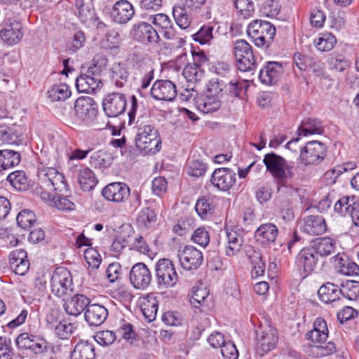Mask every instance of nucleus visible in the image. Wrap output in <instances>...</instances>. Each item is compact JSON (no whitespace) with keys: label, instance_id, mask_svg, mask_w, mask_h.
I'll list each match as a JSON object with an SVG mask.
<instances>
[{"label":"nucleus","instance_id":"nucleus-1","mask_svg":"<svg viewBox=\"0 0 359 359\" xmlns=\"http://www.w3.org/2000/svg\"><path fill=\"white\" fill-rule=\"evenodd\" d=\"M223 95V81L212 79L208 84L206 95L197 100V107L205 114L216 111L221 107Z\"/></svg>","mask_w":359,"mask_h":359},{"label":"nucleus","instance_id":"nucleus-2","mask_svg":"<svg viewBox=\"0 0 359 359\" xmlns=\"http://www.w3.org/2000/svg\"><path fill=\"white\" fill-rule=\"evenodd\" d=\"M263 163L266 170L276 180L283 178L292 179L294 176V163H288L283 156L274 152L265 154Z\"/></svg>","mask_w":359,"mask_h":359},{"label":"nucleus","instance_id":"nucleus-3","mask_svg":"<svg viewBox=\"0 0 359 359\" xmlns=\"http://www.w3.org/2000/svg\"><path fill=\"white\" fill-rule=\"evenodd\" d=\"M276 32V27L272 24L262 20L252 21L247 30L248 36L253 39L257 46H266V48L271 43Z\"/></svg>","mask_w":359,"mask_h":359},{"label":"nucleus","instance_id":"nucleus-4","mask_svg":"<svg viewBox=\"0 0 359 359\" xmlns=\"http://www.w3.org/2000/svg\"><path fill=\"white\" fill-rule=\"evenodd\" d=\"M155 278L159 289L174 287L178 281V275L172 262L166 258L160 259L154 266Z\"/></svg>","mask_w":359,"mask_h":359},{"label":"nucleus","instance_id":"nucleus-5","mask_svg":"<svg viewBox=\"0 0 359 359\" xmlns=\"http://www.w3.org/2000/svg\"><path fill=\"white\" fill-rule=\"evenodd\" d=\"M234 55L238 69L244 72H253L257 67L252 46L245 40H238L234 44Z\"/></svg>","mask_w":359,"mask_h":359},{"label":"nucleus","instance_id":"nucleus-6","mask_svg":"<svg viewBox=\"0 0 359 359\" xmlns=\"http://www.w3.org/2000/svg\"><path fill=\"white\" fill-rule=\"evenodd\" d=\"M37 175L40 183L46 189L59 192L67 191L68 184L64 175L55 168H39Z\"/></svg>","mask_w":359,"mask_h":359},{"label":"nucleus","instance_id":"nucleus-7","mask_svg":"<svg viewBox=\"0 0 359 359\" xmlns=\"http://www.w3.org/2000/svg\"><path fill=\"white\" fill-rule=\"evenodd\" d=\"M15 343L18 349L29 351L35 355H43L49 348V343L46 339L27 332L20 334Z\"/></svg>","mask_w":359,"mask_h":359},{"label":"nucleus","instance_id":"nucleus-8","mask_svg":"<svg viewBox=\"0 0 359 359\" xmlns=\"http://www.w3.org/2000/svg\"><path fill=\"white\" fill-rule=\"evenodd\" d=\"M327 156V147L319 141L308 142L300 149V162L304 165H318Z\"/></svg>","mask_w":359,"mask_h":359},{"label":"nucleus","instance_id":"nucleus-9","mask_svg":"<svg viewBox=\"0 0 359 359\" xmlns=\"http://www.w3.org/2000/svg\"><path fill=\"white\" fill-rule=\"evenodd\" d=\"M51 292L58 297H62L73 290V280L71 272L65 268H57L50 279Z\"/></svg>","mask_w":359,"mask_h":359},{"label":"nucleus","instance_id":"nucleus-10","mask_svg":"<svg viewBox=\"0 0 359 359\" xmlns=\"http://www.w3.org/2000/svg\"><path fill=\"white\" fill-rule=\"evenodd\" d=\"M101 70L96 65L89 67L86 73L77 77L76 87L80 93H93L102 86Z\"/></svg>","mask_w":359,"mask_h":359},{"label":"nucleus","instance_id":"nucleus-11","mask_svg":"<svg viewBox=\"0 0 359 359\" xmlns=\"http://www.w3.org/2000/svg\"><path fill=\"white\" fill-rule=\"evenodd\" d=\"M319 259L314 250L309 245L299 252L295 259V265L300 273L306 277L313 272Z\"/></svg>","mask_w":359,"mask_h":359},{"label":"nucleus","instance_id":"nucleus-12","mask_svg":"<svg viewBox=\"0 0 359 359\" xmlns=\"http://www.w3.org/2000/svg\"><path fill=\"white\" fill-rule=\"evenodd\" d=\"M74 111L75 115L79 119L89 123L97 116V104L92 97L82 96L76 100L74 102Z\"/></svg>","mask_w":359,"mask_h":359},{"label":"nucleus","instance_id":"nucleus-13","mask_svg":"<svg viewBox=\"0 0 359 359\" xmlns=\"http://www.w3.org/2000/svg\"><path fill=\"white\" fill-rule=\"evenodd\" d=\"M129 280L135 289L146 290L152 280L151 272L144 263H136L130 271Z\"/></svg>","mask_w":359,"mask_h":359},{"label":"nucleus","instance_id":"nucleus-14","mask_svg":"<svg viewBox=\"0 0 359 359\" xmlns=\"http://www.w3.org/2000/svg\"><path fill=\"white\" fill-rule=\"evenodd\" d=\"M131 34L133 39L142 44L157 43L160 39L158 32L146 22H139L133 25Z\"/></svg>","mask_w":359,"mask_h":359},{"label":"nucleus","instance_id":"nucleus-15","mask_svg":"<svg viewBox=\"0 0 359 359\" xmlns=\"http://www.w3.org/2000/svg\"><path fill=\"white\" fill-rule=\"evenodd\" d=\"M126 104V95L120 93H109L102 100L103 110L108 117H117L122 114Z\"/></svg>","mask_w":359,"mask_h":359},{"label":"nucleus","instance_id":"nucleus-16","mask_svg":"<svg viewBox=\"0 0 359 359\" xmlns=\"http://www.w3.org/2000/svg\"><path fill=\"white\" fill-rule=\"evenodd\" d=\"M133 128L135 133V142L137 148H147L148 146L146 144L150 143L151 140L156 141L158 130L149 123L138 118Z\"/></svg>","mask_w":359,"mask_h":359},{"label":"nucleus","instance_id":"nucleus-17","mask_svg":"<svg viewBox=\"0 0 359 359\" xmlns=\"http://www.w3.org/2000/svg\"><path fill=\"white\" fill-rule=\"evenodd\" d=\"M257 353L263 356L266 353L273 350L278 342L277 330L268 325L259 331H257Z\"/></svg>","mask_w":359,"mask_h":359},{"label":"nucleus","instance_id":"nucleus-18","mask_svg":"<svg viewBox=\"0 0 359 359\" xmlns=\"http://www.w3.org/2000/svg\"><path fill=\"white\" fill-rule=\"evenodd\" d=\"M180 264L185 270H196L203 262L202 252L191 245H187L178 255Z\"/></svg>","mask_w":359,"mask_h":359},{"label":"nucleus","instance_id":"nucleus-19","mask_svg":"<svg viewBox=\"0 0 359 359\" xmlns=\"http://www.w3.org/2000/svg\"><path fill=\"white\" fill-rule=\"evenodd\" d=\"M150 93L156 100L172 101L177 95L176 86L169 80H157L154 83Z\"/></svg>","mask_w":359,"mask_h":359},{"label":"nucleus","instance_id":"nucleus-20","mask_svg":"<svg viewBox=\"0 0 359 359\" xmlns=\"http://www.w3.org/2000/svg\"><path fill=\"white\" fill-rule=\"evenodd\" d=\"M210 182L218 190L229 191L236 182V173L230 168H217L212 174Z\"/></svg>","mask_w":359,"mask_h":359},{"label":"nucleus","instance_id":"nucleus-21","mask_svg":"<svg viewBox=\"0 0 359 359\" xmlns=\"http://www.w3.org/2000/svg\"><path fill=\"white\" fill-rule=\"evenodd\" d=\"M278 235V227L273 223L261 224L255 232L257 243L264 248H270L275 244Z\"/></svg>","mask_w":359,"mask_h":359},{"label":"nucleus","instance_id":"nucleus-22","mask_svg":"<svg viewBox=\"0 0 359 359\" xmlns=\"http://www.w3.org/2000/svg\"><path fill=\"white\" fill-rule=\"evenodd\" d=\"M135 9L130 2L127 0L116 1L111 11L110 16L112 20L121 25L128 23L134 16Z\"/></svg>","mask_w":359,"mask_h":359},{"label":"nucleus","instance_id":"nucleus-23","mask_svg":"<svg viewBox=\"0 0 359 359\" xmlns=\"http://www.w3.org/2000/svg\"><path fill=\"white\" fill-rule=\"evenodd\" d=\"M128 186L122 182H113L107 185L102 191L103 197L109 201L121 203L125 201L130 196Z\"/></svg>","mask_w":359,"mask_h":359},{"label":"nucleus","instance_id":"nucleus-24","mask_svg":"<svg viewBox=\"0 0 359 359\" xmlns=\"http://www.w3.org/2000/svg\"><path fill=\"white\" fill-rule=\"evenodd\" d=\"M283 66L280 62L269 61L266 62L259 73V78L262 83L266 85L276 84L282 72Z\"/></svg>","mask_w":359,"mask_h":359},{"label":"nucleus","instance_id":"nucleus-25","mask_svg":"<svg viewBox=\"0 0 359 359\" xmlns=\"http://www.w3.org/2000/svg\"><path fill=\"white\" fill-rule=\"evenodd\" d=\"M109 313L107 308L99 304H90L85 311V320L90 326H100L107 320Z\"/></svg>","mask_w":359,"mask_h":359},{"label":"nucleus","instance_id":"nucleus-26","mask_svg":"<svg viewBox=\"0 0 359 359\" xmlns=\"http://www.w3.org/2000/svg\"><path fill=\"white\" fill-rule=\"evenodd\" d=\"M1 37L9 44H16L22 38V25L16 20L8 19L4 29L0 32Z\"/></svg>","mask_w":359,"mask_h":359},{"label":"nucleus","instance_id":"nucleus-27","mask_svg":"<svg viewBox=\"0 0 359 359\" xmlns=\"http://www.w3.org/2000/svg\"><path fill=\"white\" fill-rule=\"evenodd\" d=\"M309 245L319 259L334 253L336 250V242L330 237L317 238L311 241Z\"/></svg>","mask_w":359,"mask_h":359},{"label":"nucleus","instance_id":"nucleus-28","mask_svg":"<svg viewBox=\"0 0 359 359\" xmlns=\"http://www.w3.org/2000/svg\"><path fill=\"white\" fill-rule=\"evenodd\" d=\"M90 299L83 294H74L64 304V309L67 314L77 316L90 305Z\"/></svg>","mask_w":359,"mask_h":359},{"label":"nucleus","instance_id":"nucleus-29","mask_svg":"<svg viewBox=\"0 0 359 359\" xmlns=\"http://www.w3.org/2000/svg\"><path fill=\"white\" fill-rule=\"evenodd\" d=\"M302 230L309 235H320L327 230L325 219L321 215H311L306 216L304 218Z\"/></svg>","mask_w":359,"mask_h":359},{"label":"nucleus","instance_id":"nucleus-30","mask_svg":"<svg viewBox=\"0 0 359 359\" xmlns=\"http://www.w3.org/2000/svg\"><path fill=\"white\" fill-rule=\"evenodd\" d=\"M95 348L92 341L80 339L71 352V359H95Z\"/></svg>","mask_w":359,"mask_h":359},{"label":"nucleus","instance_id":"nucleus-31","mask_svg":"<svg viewBox=\"0 0 359 359\" xmlns=\"http://www.w3.org/2000/svg\"><path fill=\"white\" fill-rule=\"evenodd\" d=\"M149 20L155 26L160 28L163 36L167 39L175 36V29L170 18L164 13H158L151 15Z\"/></svg>","mask_w":359,"mask_h":359},{"label":"nucleus","instance_id":"nucleus-32","mask_svg":"<svg viewBox=\"0 0 359 359\" xmlns=\"http://www.w3.org/2000/svg\"><path fill=\"white\" fill-rule=\"evenodd\" d=\"M319 299L325 304H330L340 299L339 286L331 282L323 284L318 290Z\"/></svg>","mask_w":359,"mask_h":359},{"label":"nucleus","instance_id":"nucleus-33","mask_svg":"<svg viewBox=\"0 0 359 359\" xmlns=\"http://www.w3.org/2000/svg\"><path fill=\"white\" fill-rule=\"evenodd\" d=\"M334 265L337 271L345 276H359V266L354 262L344 259L340 254L333 257Z\"/></svg>","mask_w":359,"mask_h":359},{"label":"nucleus","instance_id":"nucleus-34","mask_svg":"<svg viewBox=\"0 0 359 359\" xmlns=\"http://www.w3.org/2000/svg\"><path fill=\"white\" fill-rule=\"evenodd\" d=\"M157 221V213L152 207L142 208L136 219L137 225L142 230L153 228Z\"/></svg>","mask_w":359,"mask_h":359},{"label":"nucleus","instance_id":"nucleus-35","mask_svg":"<svg viewBox=\"0 0 359 359\" xmlns=\"http://www.w3.org/2000/svg\"><path fill=\"white\" fill-rule=\"evenodd\" d=\"M299 135L308 136L311 135H321L324 133L322 121L316 118H306L303 120L297 129Z\"/></svg>","mask_w":359,"mask_h":359},{"label":"nucleus","instance_id":"nucleus-36","mask_svg":"<svg viewBox=\"0 0 359 359\" xmlns=\"http://www.w3.org/2000/svg\"><path fill=\"white\" fill-rule=\"evenodd\" d=\"M189 8L184 4H177L172 8V15L176 24L182 29L190 26L191 16Z\"/></svg>","mask_w":359,"mask_h":359},{"label":"nucleus","instance_id":"nucleus-37","mask_svg":"<svg viewBox=\"0 0 359 359\" xmlns=\"http://www.w3.org/2000/svg\"><path fill=\"white\" fill-rule=\"evenodd\" d=\"M287 178H283L277 182V193L278 196L276 201H291L293 197L297 194L299 189L287 183Z\"/></svg>","mask_w":359,"mask_h":359},{"label":"nucleus","instance_id":"nucleus-38","mask_svg":"<svg viewBox=\"0 0 359 359\" xmlns=\"http://www.w3.org/2000/svg\"><path fill=\"white\" fill-rule=\"evenodd\" d=\"M228 245L226 248V255L232 257L240 252L243 243V235L236 231L226 232Z\"/></svg>","mask_w":359,"mask_h":359},{"label":"nucleus","instance_id":"nucleus-39","mask_svg":"<svg viewBox=\"0 0 359 359\" xmlns=\"http://www.w3.org/2000/svg\"><path fill=\"white\" fill-rule=\"evenodd\" d=\"M78 182L83 191H90L95 187L98 180L93 170L83 168L79 170Z\"/></svg>","mask_w":359,"mask_h":359},{"label":"nucleus","instance_id":"nucleus-40","mask_svg":"<svg viewBox=\"0 0 359 359\" xmlns=\"http://www.w3.org/2000/svg\"><path fill=\"white\" fill-rule=\"evenodd\" d=\"M21 161L20 154L12 149L0 150V171L18 165Z\"/></svg>","mask_w":359,"mask_h":359},{"label":"nucleus","instance_id":"nucleus-41","mask_svg":"<svg viewBox=\"0 0 359 359\" xmlns=\"http://www.w3.org/2000/svg\"><path fill=\"white\" fill-rule=\"evenodd\" d=\"M339 286L340 296L351 301L359 299V281L348 280L341 282Z\"/></svg>","mask_w":359,"mask_h":359},{"label":"nucleus","instance_id":"nucleus-42","mask_svg":"<svg viewBox=\"0 0 359 359\" xmlns=\"http://www.w3.org/2000/svg\"><path fill=\"white\" fill-rule=\"evenodd\" d=\"M215 205L214 200L209 197H203L196 201L195 210L201 218H208L214 213Z\"/></svg>","mask_w":359,"mask_h":359},{"label":"nucleus","instance_id":"nucleus-43","mask_svg":"<svg viewBox=\"0 0 359 359\" xmlns=\"http://www.w3.org/2000/svg\"><path fill=\"white\" fill-rule=\"evenodd\" d=\"M307 348L305 351L308 355L316 358L330 355L336 351V346L331 341H329L325 346L311 344Z\"/></svg>","mask_w":359,"mask_h":359},{"label":"nucleus","instance_id":"nucleus-44","mask_svg":"<svg viewBox=\"0 0 359 359\" xmlns=\"http://www.w3.org/2000/svg\"><path fill=\"white\" fill-rule=\"evenodd\" d=\"M114 161L111 153L105 151H98L90 156V165L95 168H106L109 167Z\"/></svg>","mask_w":359,"mask_h":359},{"label":"nucleus","instance_id":"nucleus-45","mask_svg":"<svg viewBox=\"0 0 359 359\" xmlns=\"http://www.w3.org/2000/svg\"><path fill=\"white\" fill-rule=\"evenodd\" d=\"M51 102L65 100L71 95L69 86L65 83L53 85L47 92Z\"/></svg>","mask_w":359,"mask_h":359},{"label":"nucleus","instance_id":"nucleus-46","mask_svg":"<svg viewBox=\"0 0 359 359\" xmlns=\"http://www.w3.org/2000/svg\"><path fill=\"white\" fill-rule=\"evenodd\" d=\"M7 181L18 191H25L29 187L28 179L22 170L11 172L7 176Z\"/></svg>","mask_w":359,"mask_h":359},{"label":"nucleus","instance_id":"nucleus-47","mask_svg":"<svg viewBox=\"0 0 359 359\" xmlns=\"http://www.w3.org/2000/svg\"><path fill=\"white\" fill-rule=\"evenodd\" d=\"M248 87L243 81H231L228 84L223 83L224 95L226 94L231 98H241L242 94L245 93Z\"/></svg>","mask_w":359,"mask_h":359},{"label":"nucleus","instance_id":"nucleus-48","mask_svg":"<svg viewBox=\"0 0 359 359\" xmlns=\"http://www.w3.org/2000/svg\"><path fill=\"white\" fill-rule=\"evenodd\" d=\"M314 43L320 51H329L334 47L337 39L332 33L325 32L322 34L317 41H314Z\"/></svg>","mask_w":359,"mask_h":359},{"label":"nucleus","instance_id":"nucleus-49","mask_svg":"<svg viewBox=\"0 0 359 359\" xmlns=\"http://www.w3.org/2000/svg\"><path fill=\"white\" fill-rule=\"evenodd\" d=\"M76 325L67 321H60L54 327L55 334L60 339H67L74 332Z\"/></svg>","mask_w":359,"mask_h":359},{"label":"nucleus","instance_id":"nucleus-50","mask_svg":"<svg viewBox=\"0 0 359 359\" xmlns=\"http://www.w3.org/2000/svg\"><path fill=\"white\" fill-rule=\"evenodd\" d=\"M16 221L18 225L22 229H29L36 221V215L34 212L31 210H23L17 215Z\"/></svg>","mask_w":359,"mask_h":359},{"label":"nucleus","instance_id":"nucleus-51","mask_svg":"<svg viewBox=\"0 0 359 359\" xmlns=\"http://www.w3.org/2000/svg\"><path fill=\"white\" fill-rule=\"evenodd\" d=\"M276 205L279 209L282 219L289 222L294 219V212L291 201H276Z\"/></svg>","mask_w":359,"mask_h":359},{"label":"nucleus","instance_id":"nucleus-52","mask_svg":"<svg viewBox=\"0 0 359 359\" xmlns=\"http://www.w3.org/2000/svg\"><path fill=\"white\" fill-rule=\"evenodd\" d=\"M327 63L332 70L343 72L350 67L351 62L344 55H337L330 57Z\"/></svg>","mask_w":359,"mask_h":359},{"label":"nucleus","instance_id":"nucleus-53","mask_svg":"<svg viewBox=\"0 0 359 359\" xmlns=\"http://www.w3.org/2000/svg\"><path fill=\"white\" fill-rule=\"evenodd\" d=\"M86 36L84 33L81 31H78L67 43L66 50L70 54L75 53L84 46Z\"/></svg>","mask_w":359,"mask_h":359},{"label":"nucleus","instance_id":"nucleus-54","mask_svg":"<svg viewBox=\"0 0 359 359\" xmlns=\"http://www.w3.org/2000/svg\"><path fill=\"white\" fill-rule=\"evenodd\" d=\"M213 26L210 25H203L193 35V39L201 44L209 43L213 39Z\"/></svg>","mask_w":359,"mask_h":359},{"label":"nucleus","instance_id":"nucleus-55","mask_svg":"<svg viewBox=\"0 0 359 359\" xmlns=\"http://www.w3.org/2000/svg\"><path fill=\"white\" fill-rule=\"evenodd\" d=\"M203 74L204 72L201 67L192 64L187 65L183 70L184 76L189 82L200 81L203 78Z\"/></svg>","mask_w":359,"mask_h":359},{"label":"nucleus","instance_id":"nucleus-56","mask_svg":"<svg viewBox=\"0 0 359 359\" xmlns=\"http://www.w3.org/2000/svg\"><path fill=\"white\" fill-rule=\"evenodd\" d=\"M117 332L122 338L131 344H133V341L137 337L136 333L133 330V325L126 322L123 319L121 320L120 325L117 329Z\"/></svg>","mask_w":359,"mask_h":359},{"label":"nucleus","instance_id":"nucleus-57","mask_svg":"<svg viewBox=\"0 0 359 359\" xmlns=\"http://www.w3.org/2000/svg\"><path fill=\"white\" fill-rule=\"evenodd\" d=\"M128 62L135 74H142L149 70L144 58L138 54L130 55L128 59Z\"/></svg>","mask_w":359,"mask_h":359},{"label":"nucleus","instance_id":"nucleus-58","mask_svg":"<svg viewBox=\"0 0 359 359\" xmlns=\"http://www.w3.org/2000/svg\"><path fill=\"white\" fill-rule=\"evenodd\" d=\"M208 166L203 161L194 160L187 164V170L189 175L196 177L203 176L207 171Z\"/></svg>","mask_w":359,"mask_h":359},{"label":"nucleus","instance_id":"nucleus-59","mask_svg":"<svg viewBox=\"0 0 359 359\" xmlns=\"http://www.w3.org/2000/svg\"><path fill=\"white\" fill-rule=\"evenodd\" d=\"M142 312L148 322H151L156 319L158 311V302L155 299L147 300L144 302L141 307Z\"/></svg>","mask_w":359,"mask_h":359},{"label":"nucleus","instance_id":"nucleus-60","mask_svg":"<svg viewBox=\"0 0 359 359\" xmlns=\"http://www.w3.org/2000/svg\"><path fill=\"white\" fill-rule=\"evenodd\" d=\"M116 339V334L111 330H102L97 332L94 335V339L99 344L107 346L112 344Z\"/></svg>","mask_w":359,"mask_h":359},{"label":"nucleus","instance_id":"nucleus-61","mask_svg":"<svg viewBox=\"0 0 359 359\" xmlns=\"http://www.w3.org/2000/svg\"><path fill=\"white\" fill-rule=\"evenodd\" d=\"M13 355L11 340L6 337H0V359H13Z\"/></svg>","mask_w":359,"mask_h":359},{"label":"nucleus","instance_id":"nucleus-62","mask_svg":"<svg viewBox=\"0 0 359 359\" xmlns=\"http://www.w3.org/2000/svg\"><path fill=\"white\" fill-rule=\"evenodd\" d=\"M208 296V292L205 289L196 288L195 290H193L190 303L194 307L198 309L204 306Z\"/></svg>","mask_w":359,"mask_h":359},{"label":"nucleus","instance_id":"nucleus-63","mask_svg":"<svg viewBox=\"0 0 359 359\" xmlns=\"http://www.w3.org/2000/svg\"><path fill=\"white\" fill-rule=\"evenodd\" d=\"M18 135L13 133V129L7 126H0V142L7 144H16Z\"/></svg>","mask_w":359,"mask_h":359},{"label":"nucleus","instance_id":"nucleus-64","mask_svg":"<svg viewBox=\"0 0 359 359\" xmlns=\"http://www.w3.org/2000/svg\"><path fill=\"white\" fill-rule=\"evenodd\" d=\"M224 359H238L239 353L236 345L231 341H226L221 347Z\"/></svg>","mask_w":359,"mask_h":359}]
</instances>
